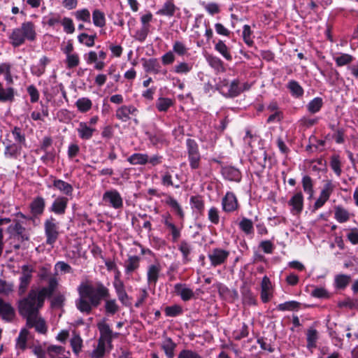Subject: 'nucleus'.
Masks as SVG:
<instances>
[{
  "label": "nucleus",
  "mask_w": 358,
  "mask_h": 358,
  "mask_svg": "<svg viewBox=\"0 0 358 358\" xmlns=\"http://www.w3.org/2000/svg\"><path fill=\"white\" fill-rule=\"evenodd\" d=\"M206 59L209 65L213 69L217 71L224 70L223 62L219 57L213 55H208Z\"/></svg>",
  "instance_id": "48"
},
{
  "label": "nucleus",
  "mask_w": 358,
  "mask_h": 358,
  "mask_svg": "<svg viewBox=\"0 0 358 358\" xmlns=\"http://www.w3.org/2000/svg\"><path fill=\"white\" fill-rule=\"evenodd\" d=\"M336 64L339 66L349 64L352 60V57L348 54H342L336 58Z\"/></svg>",
  "instance_id": "61"
},
{
  "label": "nucleus",
  "mask_w": 358,
  "mask_h": 358,
  "mask_svg": "<svg viewBox=\"0 0 358 358\" xmlns=\"http://www.w3.org/2000/svg\"><path fill=\"white\" fill-rule=\"evenodd\" d=\"M229 255V252L221 248H214L208 255L210 264L213 267L225 263Z\"/></svg>",
  "instance_id": "8"
},
{
  "label": "nucleus",
  "mask_w": 358,
  "mask_h": 358,
  "mask_svg": "<svg viewBox=\"0 0 358 358\" xmlns=\"http://www.w3.org/2000/svg\"><path fill=\"white\" fill-rule=\"evenodd\" d=\"M79 298L76 300V307L82 313L90 314L93 308L99 306L103 298L110 296L109 290L101 282L95 285L90 281L80 283L78 287Z\"/></svg>",
  "instance_id": "1"
},
{
  "label": "nucleus",
  "mask_w": 358,
  "mask_h": 358,
  "mask_svg": "<svg viewBox=\"0 0 358 358\" xmlns=\"http://www.w3.org/2000/svg\"><path fill=\"white\" fill-rule=\"evenodd\" d=\"M45 300L39 294L38 289H31L27 296L22 297L17 301V308L20 315L27 319L39 314V310L43 306Z\"/></svg>",
  "instance_id": "2"
},
{
  "label": "nucleus",
  "mask_w": 358,
  "mask_h": 358,
  "mask_svg": "<svg viewBox=\"0 0 358 358\" xmlns=\"http://www.w3.org/2000/svg\"><path fill=\"white\" fill-rule=\"evenodd\" d=\"M318 338V331L314 328H309L306 331L307 348L309 350L315 348Z\"/></svg>",
  "instance_id": "23"
},
{
  "label": "nucleus",
  "mask_w": 358,
  "mask_h": 358,
  "mask_svg": "<svg viewBox=\"0 0 358 358\" xmlns=\"http://www.w3.org/2000/svg\"><path fill=\"white\" fill-rule=\"evenodd\" d=\"M98 328L100 331V337L98 342L110 347L113 333L109 325L103 322L98 324Z\"/></svg>",
  "instance_id": "10"
},
{
  "label": "nucleus",
  "mask_w": 358,
  "mask_h": 358,
  "mask_svg": "<svg viewBox=\"0 0 358 358\" xmlns=\"http://www.w3.org/2000/svg\"><path fill=\"white\" fill-rule=\"evenodd\" d=\"M300 307V303L295 301H287L283 303H280L278 306L277 308L279 310H297Z\"/></svg>",
  "instance_id": "47"
},
{
  "label": "nucleus",
  "mask_w": 358,
  "mask_h": 358,
  "mask_svg": "<svg viewBox=\"0 0 358 358\" xmlns=\"http://www.w3.org/2000/svg\"><path fill=\"white\" fill-rule=\"evenodd\" d=\"M32 350V352L38 357V358H46L47 351L46 348L43 347L41 345H33L30 347Z\"/></svg>",
  "instance_id": "53"
},
{
  "label": "nucleus",
  "mask_w": 358,
  "mask_h": 358,
  "mask_svg": "<svg viewBox=\"0 0 358 358\" xmlns=\"http://www.w3.org/2000/svg\"><path fill=\"white\" fill-rule=\"evenodd\" d=\"M173 105V101L169 98L160 97L156 102V108L159 111L165 112Z\"/></svg>",
  "instance_id": "33"
},
{
  "label": "nucleus",
  "mask_w": 358,
  "mask_h": 358,
  "mask_svg": "<svg viewBox=\"0 0 358 358\" xmlns=\"http://www.w3.org/2000/svg\"><path fill=\"white\" fill-rule=\"evenodd\" d=\"M287 87L290 90L292 95L296 97H299L303 94V88L301 87L299 83L295 80H290L287 84Z\"/></svg>",
  "instance_id": "41"
},
{
  "label": "nucleus",
  "mask_w": 358,
  "mask_h": 358,
  "mask_svg": "<svg viewBox=\"0 0 358 358\" xmlns=\"http://www.w3.org/2000/svg\"><path fill=\"white\" fill-rule=\"evenodd\" d=\"M15 285L13 282L0 279V295L10 296L14 292Z\"/></svg>",
  "instance_id": "25"
},
{
  "label": "nucleus",
  "mask_w": 358,
  "mask_h": 358,
  "mask_svg": "<svg viewBox=\"0 0 358 358\" xmlns=\"http://www.w3.org/2000/svg\"><path fill=\"white\" fill-rule=\"evenodd\" d=\"M165 203L169 205L181 220L184 219V212L178 201L171 196H167Z\"/></svg>",
  "instance_id": "30"
},
{
  "label": "nucleus",
  "mask_w": 358,
  "mask_h": 358,
  "mask_svg": "<svg viewBox=\"0 0 358 358\" xmlns=\"http://www.w3.org/2000/svg\"><path fill=\"white\" fill-rule=\"evenodd\" d=\"M254 159L257 161L259 168L263 170L266 166L267 154L264 150H260L254 156Z\"/></svg>",
  "instance_id": "45"
},
{
  "label": "nucleus",
  "mask_w": 358,
  "mask_h": 358,
  "mask_svg": "<svg viewBox=\"0 0 358 358\" xmlns=\"http://www.w3.org/2000/svg\"><path fill=\"white\" fill-rule=\"evenodd\" d=\"M349 212L340 206L335 207L334 217L340 223H343L350 220Z\"/></svg>",
  "instance_id": "29"
},
{
  "label": "nucleus",
  "mask_w": 358,
  "mask_h": 358,
  "mask_svg": "<svg viewBox=\"0 0 358 358\" xmlns=\"http://www.w3.org/2000/svg\"><path fill=\"white\" fill-rule=\"evenodd\" d=\"M0 315L6 322H12L15 316L14 308L0 298Z\"/></svg>",
  "instance_id": "12"
},
{
  "label": "nucleus",
  "mask_w": 358,
  "mask_h": 358,
  "mask_svg": "<svg viewBox=\"0 0 358 358\" xmlns=\"http://www.w3.org/2000/svg\"><path fill=\"white\" fill-rule=\"evenodd\" d=\"M29 331L26 329H22L17 338L16 346L17 348L24 350L27 348V342L29 336Z\"/></svg>",
  "instance_id": "34"
},
{
  "label": "nucleus",
  "mask_w": 358,
  "mask_h": 358,
  "mask_svg": "<svg viewBox=\"0 0 358 358\" xmlns=\"http://www.w3.org/2000/svg\"><path fill=\"white\" fill-rule=\"evenodd\" d=\"M83 341L79 336H74L71 340V345L75 354H78L82 347Z\"/></svg>",
  "instance_id": "58"
},
{
  "label": "nucleus",
  "mask_w": 358,
  "mask_h": 358,
  "mask_svg": "<svg viewBox=\"0 0 358 358\" xmlns=\"http://www.w3.org/2000/svg\"><path fill=\"white\" fill-rule=\"evenodd\" d=\"M143 66L146 72H157L159 63L156 59H144Z\"/></svg>",
  "instance_id": "42"
},
{
  "label": "nucleus",
  "mask_w": 358,
  "mask_h": 358,
  "mask_svg": "<svg viewBox=\"0 0 358 358\" xmlns=\"http://www.w3.org/2000/svg\"><path fill=\"white\" fill-rule=\"evenodd\" d=\"M64 31L68 34H72L74 30V25L71 19L64 17L62 22Z\"/></svg>",
  "instance_id": "64"
},
{
  "label": "nucleus",
  "mask_w": 358,
  "mask_h": 358,
  "mask_svg": "<svg viewBox=\"0 0 358 358\" xmlns=\"http://www.w3.org/2000/svg\"><path fill=\"white\" fill-rule=\"evenodd\" d=\"M350 277L347 275H338L336 277L335 281L337 287L338 288H344L349 283Z\"/></svg>",
  "instance_id": "57"
},
{
  "label": "nucleus",
  "mask_w": 358,
  "mask_h": 358,
  "mask_svg": "<svg viewBox=\"0 0 358 358\" xmlns=\"http://www.w3.org/2000/svg\"><path fill=\"white\" fill-rule=\"evenodd\" d=\"M174 291L184 301H189L194 296L193 290L187 287L185 284H176L174 285Z\"/></svg>",
  "instance_id": "17"
},
{
  "label": "nucleus",
  "mask_w": 358,
  "mask_h": 358,
  "mask_svg": "<svg viewBox=\"0 0 358 358\" xmlns=\"http://www.w3.org/2000/svg\"><path fill=\"white\" fill-rule=\"evenodd\" d=\"M106 345L98 342L96 348L90 353V358H102L106 352Z\"/></svg>",
  "instance_id": "46"
},
{
  "label": "nucleus",
  "mask_w": 358,
  "mask_h": 358,
  "mask_svg": "<svg viewBox=\"0 0 358 358\" xmlns=\"http://www.w3.org/2000/svg\"><path fill=\"white\" fill-rule=\"evenodd\" d=\"M215 49L220 52L227 60L231 61L232 57L229 52V49L222 41H219L215 45Z\"/></svg>",
  "instance_id": "39"
},
{
  "label": "nucleus",
  "mask_w": 358,
  "mask_h": 358,
  "mask_svg": "<svg viewBox=\"0 0 358 358\" xmlns=\"http://www.w3.org/2000/svg\"><path fill=\"white\" fill-rule=\"evenodd\" d=\"M31 213L34 216L41 215L45 208V200L41 196H38L34 199L30 204Z\"/></svg>",
  "instance_id": "22"
},
{
  "label": "nucleus",
  "mask_w": 358,
  "mask_h": 358,
  "mask_svg": "<svg viewBox=\"0 0 358 358\" xmlns=\"http://www.w3.org/2000/svg\"><path fill=\"white\" fill-rule=\"evenodd\" d=\"M182 312V309L180 306L175 305L172 306H167L165 308V313L169 317H176Z\"/></svg>",
  "instance_id": "56"
},
{
  "label": "nucleus",
  "mask_w": 358,
  "mask_h": 358,
  "mask_svg": "<svg viewBox=\"0 0 358 358\" xmlns=\"http://www.w3.org/2000/svg\"><path fill=\"white\" fill-rule=\"evenodd\" d=\"M176 11V6L171 1H166L162 8L157 11V14L166 16H173Z\"/></svg>",
  "instance_id": "36"
},
{
  "label": "nucleus",
  "mask_w": 358,
  "mask_h": 358,
  "mask_svg": "<svg viewBox=\"0 0 358 358\" xmlns=\"http://www.w3.org/2000/svg\"><path fill=\"white\" fill-rule=\"evenodd\" d=\"M25 320L27 327L34 328L36 332L41 334H45L47 333L48 326L45 320L40 315V314L29 317Z\"/></svg>",
  "instance_id": "7"
},
{
  "label": "nucleus",
  "mask_w": 358,
  "mask_h": 358,
  "mask_svg": "<svg viewBox=\"0 0 358 358\" xmlns=\"http://www.w3.org/2000/svg\"><path fill=\"white\" fill-rule=\"evenodd\" d=\"M14 99V90L12 87L3 88L0 83V101H12Z\"/></svg>",
  "instance_id": "35"
},
{
  "label": "nucleus",
  "mask_w": 358,
  "mask_h": 358,
  "mask_svg": "<svg viewBox=\"0 0 358 358\" xmlns=\"http://www.w3.org/2000/svg\"><path fill=\"white\" fill-rule=\"evenodd\" d=\"M252 34V31H251L250 27L248 24L244 25L243 30V38L244 42L249 46H252L254 43L251 38Z\"/></svg>",
  "instance_id": "52"
},
{
  "label": "nucleus",
  "mask_w": 358,
  "mask_h": 358,
  "mask_svg": "<svg viewBox=\"0 0 358 358\" xmlns=\"http://www.w3.org/2000/svg\"><path fill=\"white\" fill-rule=\"evenodd\" d=\"M57 286V280L55 278H51L48 282V286L44 287L41 289H37L39 294L45 299L46 297H50L52 295L54 291Z\"/></svg>",
  "instance_id": "21"
},
{
  "label": "nucleus",
  "mask_w": 358,
  "mask_h": 358,
  "mask_svg": "<svg viewBox=\"0 0 358 358\" xmlns=\"http://www.w3.org/2000/svg\"><path fill=\"white\" fill-rule=\"evenodd\" d=\"M159 272H160V266L159 265H156V264L150 265L148 267V283L153 284L155 285L158 280Z\"/></svg>",
  "instance_id": "26"
},
{
  "label": "nucleus",
  "mask_w": 358,
  "mask_h": 358,
  "mask_svg": "<svg viewBox=\"0 0 358 358\" xmlns=\"http://www.w3.org/2000/svg\"><path fill=\"white\" fill-rule=\"evenodd\" d=\"M239 227L247 235L253 233V222L250 219L243 217L239 222Z\"/></svg>",
  "instance_id": "40"
},
{
  "label": "nucleus",
  "mask_w": 358,
  "mask_h": 358,
  "mask_svg": "<svg viewBox=\"0 0 358 358\" xmlns=\"http://www.w3.org/2000/svg\"><path fill=\"white\" fill-rule=\"evenodd\" d=\"M238 84L239 82L238 80H234L231 83L228 92V94L230 96H236L242 92V90L241 87H239Z\"/></svg>",
  "instance_id": "54"
},
{
  "label": "nucleus",
  "mask_w": 358,
  "mask_h": 358,
  "mask_svg": "<svg viewBox=\"0 0 358 358\" xmlns=\"http://www.w3.org/2000/svg\"><path fill=\"white\" fill-rule=\"evenodd\" d=\"M179 250L181 252V253L182 254L183 261L185 262H188L189 261L188 256L190 254L191 250H192L190 245L187 242L183 241L180 243V244L179 245Z\"/></svg>",
  "instance_id": "51"
},
{
  "label": "nucleus",
  "mask_w": 358,
  "mask_h": 358,
  "mask_svg": "<svg viewBox=\"0 0 358 358\" xmlns=\"http://www.w3.org/2000/svg\"><path fill=\"white\" fill-rule=\"evenodd\" d=\"M322 104L323 101L322 98L316 97L308 103L307 108L310 113H315L320 110V108L322 106Z\"/></svg>",
  "instance_id": "43"
},
{
  "label": "nucleus",
  "mask_w": 358,
  "mask_h": 358,
  "mask_svg": "<svg viewBox=\"0 0 358 358\" xmlns=\"http://www.w3.org/2000/svg\"><path fill=\"white\" fill-rule=\"evenodd\" d=\"M36 38V27L32 22H24L14 29L9 36L10 42L15 48L22 45L26 40L34 41Z\"/></svg>",
  "instance_id": "3"
},
{
  "label": "nucleus",
  "mask_w": 358,
  "mask_h": 358,
  "mask_svg": "<svg viewBox=\"0 0 358 358\" xmlns=\"http://www.w3.org/2000/svg\"><path fill=\"white\" fill-rule=\"evenodd\" d=\"M93 23L95 26L103 27L106 24L105 15L99 10H94L92 13Z\"/></svg>",
  "instance_id": "38"
},
{
  "label": "nucleus",
  "mask_w": 358,
  "mask_h": 358,
  "mask_svg": "<svg viewBox=\"0 0 358 358\" xmlns=\"http://www.w3.org/2000/svg\"><path fill=\"white\" fill-rule=\"evenodd\" d=\"M94 38L95 36H89L83 33L78 36V41L88 47H92L94 45Z\"/></svg>",
  "instance_id": "55"
},
{
  "label": "nucleus",
  "mask_w": 358,
  "mask_h": 358,
  "mask_svg": "<svg viewBox=\"0 0 358 358\" xmlns=\"http://www.w3.org/2000/svg\"><path fill=\"white\" fill-rule=\"evenodd\" d=\"M222 209L225 212H232L237 209L238 201L236 196L232 192H227L222 201Z\"/></svg>",
  "instance_id": "13"
},
{
  "label": "nucleus",
  "mask_w": 358,
  "mask_h": 358,
  "mask_svg": "<svg viewBox=\"0 0 358 358\" xmlns=\"http://www.w3.org/2000/svg\"><path fill=\"white\" fill-rule=\"evenodd\" d=\"M176 344L172 341L171 338H167L162 345V348L164 350L166 355L168 358H173L174 353V349Z\"/></svg>",
  "instance_id": "44"
},
{
  "label": "nucleus",
  "mask_w": 358,
  "mask_h": 358,
  "mask_svg": "<svg viewBox=\"0 0 358 358\" xmlns=\"http://www.w3.org/2000/svg\"><path fill=\"white\" fill-rule=\"evenodd\" d=\"M333 185L330 182H328L324 186L320 192L319 198L317 199L313 206V210H316L324 206L327 201L329 199L331 194L333 192Z\"/></svg>",
  "instance_id": "11"
},
{
  "label": "nucleus",
  "mask_w": 358,
  "mask_h": 358,
  "mask_svg": "<svg viewBox=\"0 0 358 358\" xmlns=\"http://www.w3.org/2000/svg\"><path fill=\"white\" fill-rule=\"evenodd\" d=\"M127 160L133 165H144L148 162V156L146 154L134 153Z\"/></svg>",
  "instance_id": "28"
},
{
  "label": "nucleus",
  "mask_w": 358,
  "mask_h": 358,
  "mask_svg": "<svg viewBox=\"0 0 358 358\" xmlns=\"http://www.w3.org/2000/svg\"><path fill=\"white\" fill-rule=\"evenodd\" d=\"M68 201L69 200L66 197L61 196H57L53 201L50 208V211L57 215L64 214L67 207Z\"/></svg>",
  "instance_id": "15"
},
{
  "label": "nucleus",
  "mask_w": 358,
  "mask_h": 358,
  "mask_svg": "<svg viewBox=\"0 0 358 358\" xmlns=\"http://www.w3.org/2000/svg\"><path fill=\"white\" fill-rule=\"evenodd\" d=\"M105 300V310L107 314L114 315L119 310V306L117 304L115 299H110L108 298H103Z\"/></svg>",
  "instance_id": "32"
},
{
  "label": "nucleus",
  "mask_w": 358,
  "mask_h": 358,
  "mask_svg": "<svg viewBox=\"0 0 358 358\" xmlns=\"http://www.w3.org/2000/svg\"><path fill=\"white\" fill-rule=\"evenodd\" d=\"M294 214H299L303 208V196L301 192L296 193L288 201Z\"/></svg>",
  "instance_id": "16"
},
{
  "label": "nucleus",
  "mask_w": 358,
  "mask_h": 358,
  "mask_svg": "<svg viewBox=\"0 0 358 358\" xmlns=\"http://www.w3.org/2000/svg\"><path fill=\"white\" fill-rule=\"evenodd\" d=\"M222 174L229 180L239 181L241 173L239 171L234 167H226L222 169Z\"/></svg>",
  "instance_id": "27"
},
{
  "label": "nucleus",
  "mask_w": 358,
  "mask_h": 358,
  "mask_svg": "<svg viewBox=\"0 0 358 358\" xmlns=\"http://www.w3.org/2000/svg\"><path fill=\"white\" fill-rule=\"evenodd\" d=\"M33 272L34 269L31 266L23 265L22 266L21 275L19 278V285L17 287L18 296H22L27 292L32 279Z\"/></svg>",
  "instance_id": "5"
},
{
  "label": "nucleus",
  "mask_w": 358,
  "mask_h": 358,
  "mask_svg": "<svg viewBox=\"0 0 358 358\" xmlns=\"http://www.w3.org/2000/svg\"><path fill=\"white\" fill-rule=\"evenodd\" d=\"M186 145L191 168L193 169H198L199 167L201 155L197 143L194 139L188 138L186 141Z\"/></svg>",
  "instance_id": "6"
},
{
  "label": "nucleus",
  "mask_w": 358,
  "mask_h": 358,
  "mask_svg": "<svg viewBox=\"0 0 358 358\" xmlns=\"http://www.w3.org/2000/svg\"><path fill=\"white\" fill-rule=\"evenodd\" d=\"M47 355L51 358H55L56 356L63 355L64 348L60 345H49L46 348Z\"/></svg>",
  "instance_id": "50"
},
{
  "label": "nucleus",
  "mask_w": 358,
  "mask_h": 358,
  "mask_svg": "<svg viewBox=\"0 0 358 358\" xmlns=\"http://www.w3.org/2000/svg\"><path fill=\"white\" fill-rule=\"evenodd\" d=\"M163 222L171 233L172 241L176 242L180 237V229L178 228L176 224L171 222V217L170 215L165 217Z\"/></svg>",
  "instance_id": "18"
},
{
  "label": "nucleus",
  "mask_w": 358,
  "mask_h": 358,
  "mask_svg": "<svg viewBox=\"0 0 358 358\" xmlns=\"http://www.w3.org/2000/svg\"><path fill=\"white\" fill-rule=\"evenodd\" d=\"M331 167L337 176H340L341 173V162L338 155H334L331 160Z\"/></svg>",
  "instance_id": "59"
},
{
  "label": "nucleus",
  "mask_w": 358,
  "mask_h": 358,
  "mask_svg": "<svg viewBox=\"0 0 358 358\" xmlns=\"http://www.w3.org/2000/svg\"><path fill=\"white\" fill-rule=\"evenodd\" d=\"M208 216L209 220L212 223H213L215 224H217L219 223L220 216H219V211H218L217 208H216L215 207L210 208V210H208Z\"/></svg>",
  "instance_id": "62"
},
{
  "label": "nucleus",
  "mask_w": 358,
  "mask_h": 358,
  "mask_svg": "<svg viewBox=\"0 0 358 358\" xmlns=\"http://www.w3.org/2000/svg\"><path fill=\"white\" fill-rule=\"evenodd\" d=\"M140 258L138 256H129L124 262L126 273H131L139 267Z\"/></svg>",
  "instance_id": "24"
},
{
  "label": "nucleus",
  "mask_w": 358,
  "mask_h": 358,
  "mask_svg": "<svg viewBox=\"0 0 358 358\" xmlns=\"http://www.w3.org/2000/svg\"><path fill=\"white\" fill-rule=\"evenodd\" d=\"M52 185L64 194L66 196L72 195L73 188L71 184L60 179H54Z\"/></svg>",
  "instance_id": "20"
},
{
  "label": "nucleus",
  "mask_w": 358,
  "mask_h": 358,
  "mask_svg": "<svg viewBox=\"0 0 358 358\" xmlns=\"http://www.w3.org/2000/svg\"><path fill=\"white\" fill-rule=\"evenodd\" d=\"M76 106L81 113L89 111L92 106V101L86 97L80 98L76 102Z\"/></svg>",
  "instance_id": "31"
},
{
  "label": "nucleus",
  "mask_w": 358,
  "mask_h": 358,
  "mask_svg": "<svg viewBox=\"0 0 358 358\" xmlns=\"http://www.w3.org/2000/svg\"><path fill=\"white\" fill-rule=\"evenodd\" d=\"M303 189L309 194L310 198L313 195V181L310 176H305L302 178Z\"/></svg>",
  "instance_id": "49"
},
{
  "label": "nucleus",
  "mask_w": 358,
  "mask_h": 358,
  "mask_svg": "<svg viewBox=\"0 0 358 358\" xmlns=\"http://www.w3.org/2000/svg\"><path fill=\"white\" fill-rule=\"evenodd\" d=\"M8 229L16 233L22 241L29 240V236L24 233L25 228L20 222H17L15 224L10 225Z\"/></svg>",
  "instance_id": "37"
},
{
  "label": "nucleus",
  "mask_w": 358,
  "mask_h": 358,
  "mask_svg": "<svg viewBox=\"0 0 358 358\" xmlns=\"http://www.w3.org/2000/svg\"><path fill=\"white\" fill-rule=\"evenodd\" d=\"M44 229L46 236V244L52 245L59 236V223L54 217H50L45 221Z\"/></svg>",
  "instance_id": "4"
},
{
  "label": "nucleus",
  "mask_w": 358,
  "mask_h": 358,
  "mask_svg": "<svg viewBox=\"0 0 358 358\" xmlns=\"http://www.w3.org/2000/svg\"><path fill=\"white\" fill-rule=\"evenodd\" d=\"M192 69V65L186 62H181L175 66V71L177 73H187Z\"/></svg>",
  "instance_id": "63"
},
{
  "label": "nucleus",
  "mask_w": 358,
  "mask_h": 358,
  "mask_svg": "<svg viewBox=\"0 0 358 358\" xmlns=\"http://www.w3.org/2000/svg\"><path fill=\"white\" fill-rule=\"evenodd\" d=\"M178 358H203L199 353L191 350H182Z\"/></svg>",
  "instance_id": "60"
},
{
  "label": "nucleus",
  "mask_w": 358,
  "mask_h": 358,
  "mask_svg": "<svg viewBox=\"0 0 358 358\" xmlns=\"http://www.w3.org/2000/svg\"><path fill=\"white\" fill-rule=\"evenodd\" d=\"M138 110L133 106H122L116 110V117L122 122H127L130 119L129 115H136Z\"/></svg>",
  "instance_id": "14"
},
{
  "label": "nucleus",
  "mask_w": 358,
  "mask_h": 358,
  "mask_svg": "<svg viewBox=\"0 0 358 358\" xmlns=\"http://www.w3.org/2000/svg\"><path fill=\"white\" fill-rule=\"evenodd\" d=\"M103 201L115 209L123 206L122 199L115 189L106 191L103 195Z\"/></svg>",
  "instance_id": "9"
},
{
  "label": "nucleus",
  "mask_w": 358,
  "mask_h": 358,
  "mask_svg": "<svg viewBox=\"0 0 358 358\" xmlns=\"http://www.w3.org/2000/svg\"><path fill=\"white\" fill-rule=\"evenodd\" d=\"M77 131L80 138L89 140L92 137L95 129L88 126L86 122H81L79 123Z\"/></svg>",
  "instance_id": "19"
}]
</instances>
